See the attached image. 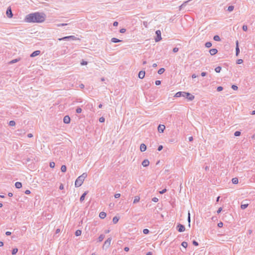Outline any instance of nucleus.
<instances>
[{
    "mask_svg": "<svg viewBox=\"0 0 255 255\" xmlns=\"http://www.w3.org/2000/svg\"><path fill=\"white\" fill-rule=\"evenodd\" d=\"M234 9V6L233 5H230L228 6L227 10L231 12Z\"/></svg>",
    "mask_w": 255,
    "mask_h": 255,
    "instance_id": "473e14b6",
    "label": "nucleus"
},
{
    "mask_svg": "<svg viewBox=\"0 0 255 255\" xmlns=\"http://www.w3.org/2000/svg\"><path fill=\"white\" fill-rule=\"evenodd\" d=\"M164 71H165V69L163 68H161L158 70L157 73L158 74L160 75V74H162V73H163Z\"/></svg>",
    "mask_w": 255,
    "mask_h": 255,
    "instance_id": "c85d7f7f",
    "label": "nucleus"
},
{
    "mask_svg": "<svg viewBox=\"0 0 255 255\" xmlns=\"http://www.w3.org/2000/svg\"><path fill=\"white\" fill-rule=\"evenodd\" d=\"M6 14L7 17L11 18L13 16L12 10L10 7H8L6 11Z\"/></svg>",
    "mask_w": 255,
    "mask_h": 255,
    "instance_id": "423d86ee",
    "label": "nucleus"
},
{
    "mask_svg": "<svg viewBox=\"0 0 255 255\" xmlns=\"http://www.w3.org/2000/svg\"><path fill=\"white\" fill-rule=\"evenodd\" d=\"M184 97L190 101L193 100L195 98L194 95L188 92H186V94L185 95Z\"/></svg>",
    "mask_w": 255,
    "mask_h": 255,
    "instance_id": "39448f33",
    "label": "nucleus"
},
{
    "mask_svg": "<svg viewBox=\"0 0 255 255\" xmlns=\"http://www.w3.org/2000/svg\"><path fill=\"white\" fill-rule=\"evenodd\" d=\"M158 131L160 133H162L163 132L165 128V127L164 125H159L158 126Z\"/></svg>",
    "mask_w": 255,
    "mask_h": 255,
    "instance_id": "1a4fd4ad",
    "label": "nucleus"
},
{
    "mask_svg": "<svg viewBox=\"0 0 255 255\" xmlns=\"http://www.w3.org/2000/svg\"><path fill=\"white\" fill-rule=\"evenodd\" d=\"M181 245L185 248H186L187 246H188V244L187 242H183L181 244Z\"/></svg>",
    "mask_w": 255,
    "mask_h": 255,
    "instance_id": "a19ab883",
    "label": "nucleus"
},
{
    "mask_svg": "<svg viewBox=\"0 0 255 255\" xmlns=\"http://www.w3.org/2000/svg\"><path fill=\"white\" fill-rule=\"evenodd\" d=\"M49 166L51 168H54L55 166V163L54 162H51L50 163Z\"/></svg>",
    "mask_w": 255,
    "mask_h": 255,
    "instance_id": "8fccbe9b",
    "label": "nucleus"
},
{
    "mask_svg": "<svg viewBox=\"0 0 255 255\" xmlns=\"http://www.w3.org/2000/svg\"><path fill=\"white\" fill-rule=\"evenodd\" d=\"M68 24L67 23H60V24H58L57 25V26L59 27V26H65V25H67Z\"/></svg>",
    "mask_w": 255,
    "mask_h": 255,
    "instance_id": "5fc2aeb1",
    "label": "nucleus"
},
{
    "mask_svg": "<svg viewBox=\"0 0 255 255\" xmlns=\"http://www.w3.org/2000/svg\"><path fill=\"white\" fill-rule=\"evenodd\" d=\"M126 29L125 28H122L120 30V33H124L126 32Z\"/></svg>",
    "mask_w": 255,
    "mask_h": 255,
    "instance_id": "4d7b16f0",
    "label": "nucleus"
},
{
    "mask_svg": "<svg viewBox=\"0 0 255 255\" xmlns=\"http://www.w3.org/2000/svg\"><path fill=\"white\" fill-rule=\"evenodd\" d=\"M210 54L211 55H214L218 53V50L216 48H212L209 50Z\"/></svg>",
    "mask_w": 255,
    "mask_h": 255,
    "instance_id": "4468645a",
    "label": "nucleus"
},
{
    "mask_svg": "<svg viewBox=\"0 0 255 255\" xmlns=\"http://www.w3.org/2000/svg\"><path fill=\"white\" fill-rule=\"evenodd\" d=\"M166 191H167V190H166V189H163L162 191H159V193H160V194H164V193H165V192H166Z\"/></svg>",
    "mask_w": 255,
    "mask_h": 255,
    "instance_id": "680f3d73",
    "label": "nucleus"
},
{
    "mask_svg": "<svg viewBox=\"0 0 255 255\" xmlns=\"http://www.w3.org/2000/svg\"><path fill=\"white\" fill-rule=\"evenodd\" d=\"M8 125L11 127L14 126L15 125V122L14 121H10Z\"/></svg>",
    "mask_w": 255,
    "mask_h": 255,
    "instance_id": "f704fd0d",
    "label": "nucleus"
},
{
    "mask_svg": "<svg viewBox=\"0 0 255 255\" xmlns=\"http://www.w3.org/2000/svg\"><path fill=\"white\" fill-rule=\"evenodd\" d=\"M121 196V194L120 193H117L115 195V197L116 198H119Z\"/></svg>",
    "mask_w": 255,
    "mask_h": 255,
    "instance_id": "e2e57ef3",
    "label": "nucleus"
},
{
    "mask_svg": "<svg viewBox=\"0 0 255 255\" xmlns=\"http://www.w3.org/2000/svg\"><path fill=\"white\" fill-rule=\"evenodd\" d=\"M222 208L220 207V208H219L218 209V210H217V213L218 214H219V213H221V212L222 211Z\"/></svg>",
    "mask_w": 255,
    "mask_h": 255,
    "instance_id": "774afa93",
    "label": "nucleus"
},
{
    "mask_svg": "<svg viewBox=\"0 0 255 255\" xmlns=\"http://www.w3.org/2000/svg\"><path fill=\"white\" fill-rule=\"evenodd\" d=\"M243 63V60H242V59H238L236 61V63L237 64H241Z\"/></svg>",
    "mask_w": 255,
    "mask_h": 255,
    "instance_id": "ea45409f",
    "label": "nucleus"
},
{
    "mask_svg": "<svg viewBox=\"0 0 255 255\" xmlns=\"http://www.w3.org/2000/svg\"><path fill=\"white\" fill-rule=\"evenodd\" d=\"M155 84L156 85L158 86L161 84V81L160 80H156L155 82Z\"/></svg>",
    "mask_w": 255,
    "mask_h": 255,
    "instance_id": "603ef678",
    "label": "nucleus"
},
{
    "mask_svg": "<svg viewBox=\"0 0 255 255\" xmlns=\"http://www.w3.org/2000/svg\"><path fill=\"white\" fill-rule=\"evenodd\" d=\"M87 192H85L82 195V196H81L80 198V201L81 202H82L85 199V196L87 195Z\"/></svg>",
    "mask_w": 255,
    "mask_h": 255,
    "instance_id": "412c9836",
    "label": "nucleus"
},
{
    "mask_svg": "<svg viewBox=\"0 0 255 255\" xmlns=\"http://www.w3.org/2000/svg\"><path fill=\"white\" fill-rule=\"evenodd\" d=\"M82 109L80 107H78L76 110V112L77 114H80L82 112Z\"/></svg>",
    "mask_w": 255,
    "mask_h": 255,
    "instance_id": "4c0bfd02",
    "label": "nucleus"
},
{
    "mask_svg": "<svg viewBox=\"0 0 255 255\" xmlns=\"http://www.w3.org/2000/svg\"><path fill=\"white\" fill-rule=\"evenodd\" d=\"M240 48L238 41H236V55L238 56L240 53Z\"/></svg>",
    "mask_w": 255,
    "mask_h": 255,
    "instance_id": "9d476101",
    "label": "nucleus"
},
{
    "mask_svg": "<svg viewBox=\"0 0 255 255\" xmlns=\"http://www.w3.org/2000/svg\"><path fill=\"white\" fill-rule=\"evenodd\" d=\"M163 149V146L161 145H160L158 146L157 150L158 151H161Z\"/></svg>",
    "mask_w": 255,
    "mask_h": 255,
    "instance_id": "bf43d9fd",
    "label": "nucleus"
},
{
    "mask_svg": "<svg viewBox=\"0 0 255 255\" xmlns=\"http://www.w3.org/2000/svg\"><path fill=\"white\" fill-rule=\"evenodd\" d=\"M212 44L211 42H207L205 44V46L207 48H210L212 46Z\"/></svg>",
    "mask_w": 255,
    "mask_h": 255,
    "instance_id": "bb28decb",
    "label": "nucleus"
},
{
    "mask_svg": "<svg viewBox=\"0 0 255 255\" xmlns=\"http://www.w3.org/2000/svg\"><path fill=\"white\" fill-rule=\"evenodd\" d=\"M18 252V249L17 248L13 249L12 251V254L15 255Z\"/></svg>",
    "mask_w": 255,
    "mask_h": 255,
    "instance_id": "79ce46f5",
    "label": "nucleus"
},
{
    "mask_svg": "<svg viewBox=\"0 0 255 255\" xmlns=\"http://www.w3.org/2000/svg\"><path fill=\"white\" fill-rule=\"evenodd\" d=\"M186 94V92H177L175 95V97H185V95Z\"/></svg>",
    "mask_w": 255,
    "mask_h": 255,
    "instance_id": "6e6552de",
    "label": "nucleus"
},
{
    "mask_svg": "<svg viewBox=\"0 0 255 255\" xmlns=\"http://www.w3.org/2000/svg\"><path fill=\"white\" fill-rule=\"evenodd\" d=\"M188 221L189 223V226L190 227V214L189 212L188 213Z\"/></svg>",
    "mask_w": 255,
    "mask_h": 255,
    "instance_id": "49530a36",
    "label": "nucleus"
},
{
    "mask_svg": "<svg viewBox=\"0 0 255 255\" xmlns=\"http://www.w3.org/2000/svg\"><path fill=\"white\" fill-rule=\"evenodd\" d=\"M105 237V236L104 235H103V234L100 235V236L98 238V241L99 242H102L104 240Z\"/></svg>",
    "mask_w": 255,
    "mask_h": 255,
    "instance_id": "393cba45",
    "label": "nucleus"
},
{
    "mask_svg": "<svg viewBox=\"0 0 255 255\" xmlns=\"http://www.w3.org/2000/svg\"><path fill=\"white\" fill-rule=\"evenodd\" d=\"M155 34L156 35V37L155 38L154 40L155 42H159L162 39L161 38V31L159 30H157L155 31Z\"/></svg>",
    "mask_w": 255,
    "mask_h": 255,
    "instance_id": "7ed1b4c3",
    "label": "nucleus"
},
{
    "mask_svg": "<svg viewBox=\"0 0 255 255\" xmlns=\"http://www.w3.org/2000/svg\"><path fill=\"white\" fill-rule=\"evenodd\" d=\"M141 164L143 165V166L146 167L149 165V160H143Z\"/></svg>",
    "mask_w": 255,
    "mask_h": 255,
    "instance_id": "f3484780",
    "label": "nucleus"
},
{
    "mask_svg": "<svg viewBox=\"0 0 255 255\" xmlns=\"http://www.w3.org/2000/svg\"><path fill=\"white\" fill-rule=\"evenodd\" d=\"M18 61H19V59H13L11 61H10L9 63L10 64H13V63H16Z\"/></svg>",
    "mask_w": 255,
    "mask_h": 255,
    "instance_id": "58836bf2",
    "label": "nucleus"
},
{
    "mask_svg": "<svg viewBox=\"0 0 255 255\" xmlns=\"http://www.w3.org/2000/svg\"><path fill=\"white\" fill-rule=\"evenodd\" d=\"M105 121V119L104 117H101L100 119H99V122L100 123H104Z\"/></svg>",
    "mask_w": 255,
    "mask_h": 255,
    "instance_id": "3c124183",
    "label": "nucleus"
},
{
    "mask_svg": "<svg viewBox=\"0 0 255 255\" xmlns=\"http://www.w3.org/2000/svg\"><path fill=\"white\" fill-rule=\"evenodd\" d=\"M213 39L216 41H221V38L220 36L218 35H216L213 37Z\"/></svg>",
    "mask_w": 255,
    "mask_h": 255,
    "instance_id": "b1692460",
    "label": "nucleus"
},
{
    "mask_svg": "<svg viewBox=\"0 0 255 255\" xmlns=\"http://www.w3.org/2000/svg\"><path fill=\"white\" fill-rule=\"evenodd\" d=\"M249 206V204L248 203H245V204H241V208L242 209V210H244L245 209H246L248 206Z\"/></svg>",
    "mask_w": 255,
    "mask_h": 255,
    "instance_id": "4be33fe9",
    "label": "nucleus"
},
{
    "mask_svg": "<svg viewBox=\"0 0 255 255\" xmlns=\"http://www.w3.org/2000/svg\"><path fill=\"white\" fill-rule=\"evenodd\" d=\"M66 170H67V167H66V165H62V166L61 167V171L63 172H65L66 171Z\"/></svg>",
    "mask_w": 255,
    "mask_h": 255,
    "instance_id": "c756f323",
    "label": "nucleus"
},
{
    "mask_svg": "<svg viewBox=\"0 0 255 255\" xmlns=\"http://www.w3.org/2000/svg\"><path fill=\"white\" fill-rule=\"evenodd\" d=\"M207 74V73L205 72H202L201 74V75L202 76V77H204L205 76H206Z\"/></svg>",
    "mask_w": 255,
    "mask_h": 255,
    "instance_id": "69168bd1",
    "label": "nucleus"
},
{
    "mask_svg": "<svg viewBox=\"0 0 255 255\" xmlns=\"http://www.w3.org/2000/svg\"><path fill=\"white\" fill-rule=\"evenodd\" d=\"M232 183L234 184H236L238 183V179L236 177L233 178L232 180Z\"/></svg>",
    "mask_w": 255,
    "mask_h": 255,
    "instance_id": "2f4dec72",
    "label": "nucleus"
},
{
    "mask_svg": "<svg viewBox=\"0 0 255 255\" xmlns=\"http://www.w3.org/2000/svg\"><path fill=\"white\" fill-rule=\"evenodd\" d=\"M193 244L194 246H198V245H199V244H198V243L197 241H195V240H194V241H193Z\"/></svg>",
    "mask_w": 255,
    "mask_h": 255,
    "instance_id": "052dcab7",
    "label": "nucleus"
},
{
    "mask_svg": "<svg viewBox=\"0 0 255 255\" xmlns=\"http://www.w3.org/2000/svg\"><path fill=\"white\" fill-rule=\"evenodd\" d=\"M178 50H179V49H178V48H177V47H174V48L173 49V52L174 53H176V52H178Z\"/></svg>",
    "mask_w": 255,
    "mask_h": 255,
    "instance_id": "6e6d98bb",
    "label": "nucleus"
},
{
    "mask_svg": "<svg viewBox=\"0 0 255 255\" xmlns=\"http://www.w3.org/2000/svg\"><path fill=\"white\" fill-rule=\"evenodd\" d=\"M145 72L144 71H142V70L140 71L139 72L138 75V78L141 79H143L145 76Z\"/></svg>",
    "mask_w": 255,
    "mask_h": 255,
    "instance_id": "f8f14e48",
    "label": "nucleus"
},
{
    "mask_svg": "<svg viewBox=\"0 0 255 255\" xmlns=\"http://www.w3.org/2000/svg\"><path fill=\"white\" fill-rule=\"evenodd\" d=\"M241 134V132L240 131H236L235 132H234V135L235 136H240V135Z\"/></svg>",
    "mask_w": 255,
    "mask_h": 255,
    "instance_id": "e433bc0d",
    "label": "nucleus"
},
{
    "mask_svg": "<svg viewBox=\"0 0 255 255\" xmlns=\"http://www.w3.org/2000/svg\"><path fill=\"white\" fill-rule=\"evenodd\" d=\"M139 200H140V197L139 196H135L134 200H133V203L134 204L137 203V202H139Z\"/></svg>",
    "mask_w": 255,
    "mask_h": 255,
    "instance_id": "a878e982",
    "label": "nucleus"
},
{
    "mask_svg": "<svg viewBox=\"0 0 255 255\" xmlns=\"http://www.w3.org/2000/svg\"><path fill=\"white\" fill-rule=\"evenodd\" d=\"M46 18V15L44 13L35 12L27 14L25 18L27 22L41 23L43 22Z\"/></svg>",
    "mask_w": 255,
    "mask_h": 255,
    "instance_id": "f257e3e1",
    "label": "nucleus"
},
{
    "mask_svg": "<svg viewBox=\"0 0 255 255\" xmlns=\"http://www.w3.org/2000/svg\"><path fill=\"white\" fill-rule=\"evenodd\" d=\"M82 231L80 230H77L75 232V235L76 236H79L81 235Z\"/></svg>",
    "mask_w": 255,
    "mask_h": 255,
    "instance_id": "c9c22d12",
    "label": "nucleus"
},
{
    "mask_svg": "<svg viewBox=\"0 0 255 255\" xmlns=\"http://www.w3.org/2000/svg\"><path fill=\"white\" fill-rule=\"evenodd\" d=\"M149 232V231L147 229H144L143 230V233L144 234H147Z\"/></svg>",
    "mask_w": 255,
    "mask_h": 255,
    "instance_id": "c03bdc74",
    "label": "nucleus"
},
{
    "mask_svg": "<svg viewBox=\"0 0 255 255\" xmlns=\"http://www.w3.org/2000/svg\"><path fill=\"white\" fill-rule=\"evenodd\" d=\"M232 88L234 90H237L238 89V87L237 86L235 85H233L232 86Z\"/></svg>",
    "mask_w": 255,
    "mask_h": 255,
    "instance_id": "de8ad7c7",
    "label": "nucleus"
},
{
    "mask_svg": "<svg viewBox=\"0 0 255 255\" xmlns=\"http://www.w3.org/2000/svg\"><path fill=\"white\" fill-rule=\"evenodd\" d=\"M69 37L70 38V40H76L79 39V38H77L76 37H75L74 35H70V36H69Z\"/></svg>",
    "mask_w": 255,
    "mask_h": 255,
    "instance_id": "7c9ffc66",
    "label": "nucleus"
},
{
    "mask_svg": "<svg viewBox=\"0 0 255 255\" xmlns=\"http://www.w3.org/2000/svg\"><path fill=\"white\" fill-rule=\"evenodd\" d=\"M111 41L113 43H118L122 41V40L115 37L112 38Z\"/></svg>",
    "mask_w": 255,
    "mask_h": 255,
    "instance_id": "a211bd4d",
    "label": "nucleus"
},
{
    "mask_svg": "<svg viewBox=\"0 0 255 255\" xmlns=\"http://www.w3.org/2000/svg\"><path fill=\"white\" fill-rule=\"evenodd\" d=\"M223 90V88L222 86H219L217 88V91L218 92H220V91H222Z\"/></svg>",
    "mask_w": 255,
    "mask_h": 255,
    "instance_id": "a18cd8bd",
    "label": "nucleus"
},
{
    "mask_svg": "<svg viewBox=\"0 0 255 255\" xmlns=\"http://www.w3.org/2000/svg\"><path fill=\"white\" fill-rule=\"evenodd\" d=\"M152 201L154 202H157L158 201V199L156 197H153L152 199Z\"/></svg>",
    "mask_w": 255,
    "mask_h": 255,
    "instance_id": "864d4df0",
    "label": "nucleus"
},
{
    "mask_svg": "<svg viewBox=\"0 0 255 255\" xmlns=\"http://www.w3.org/2000/svg\"><path fill=\"white\" fill-rule=\"evenodd\" d=\"M59 41H62V40H70V38L69 36H64L62 38H59L58 39Z\"/></svg>",
    "mask_w": 255,
    "mask_h": 255,
    "instance_id": "6ab92c4d",
    "label": "nucleus"
},
{
    "mask_svg": "<svg viewBox=\"0 0 255 255\" xmlns=\"http://www.w3.org/2000/svg\"><path fill=\"white\" fill-rule=\"evenodd\" d=\"M119 218L117 216H115L113 219V222L114 224H116L118 223V222L119 221Z\"/></svg>",
    "mask_w": 255,
    "mask_h": 255,
    "instance_id": "5701e85b",
    "label": "nucleus"
},
{
    "mask_svg": "<svg viewBox=\"0 0 255 255\" xmlns=\"http://www.w3.org/2000/svg\"><path fill=\"white\" fill-rule=\"evenodd\" d=\"M177 229L179 232H183L185 231V228L183 225L179 224L177 226Z\"/></svg>",
    "mask_w": 255,
    "mask_h": 255,
    "instance_id": "0eeeda50",
    "label": "nucleus"
},
{
    "mask_svg": "<svg viewBox=\"0 0 255 255\" xmlns=\"http://www.w3.org/2000/svg\"><path fill=\"white\" fill-rule=\"evenodd\" d=\"M222 69V68L220 66H218L215 69V71L217 72V73H220L221 70Z\"/></svg>",
    "mask_w": 255,
    "mask_h": 255,
    "instance_id": "72a5a7b5",
    "label": "nucleus"
},
{
    "mask_svg": "<svg viewBox=\"0 0 255 255\" xmlns=\"http://www.w3.org/2000/svg\"><path fill=\"white\" fill-rule=\"evenodd\" d=\"M87 174L86 173H83L79 176L75 181V186L76 187H79L82 185L85 179L86 178Z\"/></svg>",
    "mask_w": 255,
    "mask_h": 255,
    "instance_id": "f03ea898",
    "label": "nucleus"
},
{
    "mask_svg": "<svg viewBox=\"0 0 255 255\" xmlns=\"http://www.w3.org/2000/svg\"><path fill=\"white\" fill-rule=\"evenodd\" d=\"M40 50H35L34 51H33L30 55V57H34L38 55H39L40 54Z\"/></svg>",
    "mask_w": 255,
    "mask_h": 255,
    "instance_id": "9b49d317",
    "label": "nucleus"
},
{
    "mask_svg": "<svg viewBox=\"0 0 255 255\" xmlns=\"http://www.w3.org/2000/svg\"><path fill=\"white\" fill-rule=\"evenodd\" d=\"M223 226V223L222 222H219L218 224V226L219 227V228H221Z\"/></svg>",
    "mask_w": 255,
    "mask_h": 255,
    "instance_id": "13d9d810",
    "label": "nucleus"
},
{
    "mask_svg": "<svg viewBox=\"0 0 255 255\" xmlns=\"http://www.w3.org/2000/svg\"><path fill=\"white\" fill-rule=\"evenodd\" d=\"M242 28L244 31H246L248 30V26L246 25H244Z\"/></svg>",
    "mask_w": 255,
    "mask_h": 255,
    "instance_id": "09e8293b",
    "label": "nucleus"
},
{
    "mask_svg": "<svg viewBox=\"0 0 255 255\" xmlns=\"http://www.w3.org/2000/svg\"><path fill=\"white\" fill-rule=\"evenodd\" d=\"M146 149V146L145 144L142 143L140 146V150L141 151L143 152L145 151Z\"/></svg>",
    "mask_w": 255,
    "mask_h": 255,
    "instance_id": "2eb2a0df",
    "label": "nucleus"
},
{
    "mask_svg": "<svg viewBox=\"0 0 255 255\" xmlns=\"http://www.w3.org/2000/svg\"><path fill=\"white\" fill-rule=\"evenodd\" d=\"M15 186L16 188L19 189L22 187V184L20 182H16L15 183Z\"/></svg>",
    "mask_w": 255,
    "mask_h": 255,
    "instance_id": "aec40b11",
    "label": "nucleus"
},
{
    "mask_svg": "<svg viewBox=\"0 0 255 255\" xmlns=\"http://www.w3.org/2000/svg\"><path fill=\"white\" fill-rule=\"evenodd\" d=\"M118 24H119V23L117 21H114V23H113V25L114 26H117L118 25Z\"/></svg>",
    "mask_w": 255,
    "mask_h": 255,
    "instance_id": "338daca9",
    "label": "nucleus"
},
{
    "mask_svg": "<svg viewBox=\"0 0 255 255\" xmlns=\"http://www.w3.org/2000/svg\"><path fill=\"white\" fill-rule=\"evenodd\" d=\"M191 0H187V1H184L180 6V9H181L182 7H183V6H185L186 5V4H187V3L188 2H189L190 1H191Z\"/></svg>",
    "mask_w": 255,
    "mask_h": 255,
    "instance_id": "cd10ccee",
    "label": "nucleus"
},
{
    "mask_svg": "<svg viewBox=\"0 0 255 255\" xmlns=\"http://www.w3.org/2000/svg\"><path fill=\"white\" fill-rule=\"evenodd\" d=\"M143 24L145 27H147L148 26V22L147 21H143Z\"/></svg>",
    "mask_w": 255,
    "mask_h": 255,
    "instance_id": "0e129e2a",
    "label": "nucleus"
},
{
    "mask_svg": "<svg viewBox=\"0 0 255 255\" xmlns=\"http://www.w3.org/2000/svg\"><path fill=\"white\" fill-rule=\"evenodd\" d=\"M87 64H88V62L87 61H86L83 60H82V61L80 63V64L82 66L86 65Z\"/></svg>",
    "mask_w": 255,
    "mask_h": 255,
    "instance_id": "37998d69",
    "label": "nucleus"
},
{
    "mask_svg": "<svg viewBox=\"0 0 255 255\" xmlns=\"http://www.w3.org/2000/svg\"><path fill=\"white\" fill-rule=\"evenodd\" d=\"M111 241H112V238H109L104 242V244L103 246V249H104V248H106V249L108 248L110 246V245H111Z\"/></svg>",
    "mask_w": 255,
    "mask_h": 255,
    "instance_id": "20e7f679",
    "label": "nucleus"
},
{
    "mask_svg": "<svg viewBox=\"0 0 255 255\" xmlns=\"http://www.w3.org/2000/svg\"><path fill=\"white\" fill-rule=\"evenodd\" d=\"M63 122L65 124H68L70 122V118L69 116H65L63 118Z\"/></svg>",
    "mask_w": 255,
    "mask_h": 255,
    "instance_id": "ddd939ff",
    "label": "nucleus"
},
{
    "mask_svg": "<svg viewBox=\"0 0 255 255\" xmlns=\"http://www.w3.org/2000/svg\"><path fill=\"white\" fill-rule=\"evenodd\" d=\"M106 213L104 212H101L99 214V217L101 219H104L106 217Z\"/></svg>",
    "mask_w": 255,
    "mask_h": 255,
    "instance_id": "dca6fc26",
    "label": "nucleus"
}]
</instances>
